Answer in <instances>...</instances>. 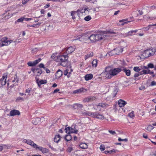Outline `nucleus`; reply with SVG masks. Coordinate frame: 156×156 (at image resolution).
<instances>
[{
  "mask_svg": "<svg viewBox=\"0 0 156 156\" xmlns=\"http://www.w3.org/2000/svg\"><path fill=\"white\" fill-rule=\"evenodd\" d=\"M121 69L119 68H112L110 67H107L105 69V77L107 78L111 79L113 76L117 75L121 71Z\"/></svg>",
  "mask_w": 156,
  "mask_h": 156,
  "instance_id": "nucleus-1",
  "label": "nucleus"
},
{
  "mask_svg": "<svg viewBox=\"0 0 156 156\" xmlns=\"http://www.w3.org/2000/svg\"><path fill=\"white\" fill-rule=\"evenodd\" d=\"M116 34L112 30H106L105 31H101L95 34L97 37V40L98 41L104 40L106 36L112 37Z\"/></svg>",
  "mask_w": 156,
  "mask_h": 156,
  "instance_id": "nucleus-2",
  "label": "nucleus"
},
{
  "mask_svg": "<svg viewBox=\"0 0 156 156\" xmlns=\"http://www.w3.org/2000/svg\"><path fill=\"white\" fill-rule=\"evenodd\" d=\"M51 58L57 62H61V65L65 67L67 66L68 64L67 60L68 57L67 55H60L55 57H54L53 55H52Z\"/></svg>",
  "mask_w": 156,
  "mask_h": 156,
  "instance_id": "nucleus-3",
  "label": "nucleus"
},
{
  "mask_svg": "<svg viewBox=\"0 0 156 156\" xmlns=\"http://www.w3.org/2000/svg\"><path fill=\"white\" fill-rule=\"evenodd\" d=\"M1 41L3 43L5 46H8L10 44H11L12 45H15L16 42H19L17 41L9 40L6 37H3L1 40Z\"/></svg>",
  "mask_w": 156,
  "mask_h": 156,
  "instance_id": "nucleus-4",
  "label": "nucleus"
},
{
  "mask_svg": "<svg viewBox=\"0 0 156 156\" xmlns=\"http://www.w3.org/2000/svg\"><path fill=\"white\" fill-rule=\"evenodd\" d=\"M84 12V10L82 9L80 11V10H77V12L72 11L71 12V16H72V19L73 20L76 19V17L77 15L79 17H80L79 15L82 14H83Z\"/></svg>",
  "mask_w": 156,
  "mask_h": 156,
  "instance_id": "nucleus-5",
  "label": "nucleus"
},
{
  "mask_svg": "<svg viewBox=\"0 0 156 156\" xmlns=\"http://www.w3.org/2000/svg\"><path fill=\"white\" fill-rule=\"evenodd\" d=\"M108 106V105L104 103H99L98 105H95L94 106L93 108L95 110L100 109L101 107L103 108H106Z\"/></svg>",
  "mask_w": 156,
  "mask_h": 156,
  "instance_id": "nucleus-6",
  "label": "nucleus"
},
{
  "mask_svg": "<svg viewBox=\"0 0 156 156\" xmlns=\"http://www.w3.org/2000/svg\"><path fill=\"white\" fill-rule=\"evenodd\" d=\"M99 8H100L99 7H97L96 8H94L93 10L91 8L89 9V8H85L84 9V12L85 13L86 15H87L88 13H89V12H90V14H91V12L93 11L94 12H98L99 11Z\"/></svg>",
  "mask_w": 156,
  "mask_h": 156,
  "instance_id": "nucleus-7",
  "label": "nucleus"
},
{
  "mask_svg": "<svg viewBox=\"0 0 156 156\" xmlns=\"http://www.w3.org/2000/svg\"><path fill=\"white\" fill-rule=\"evenodd\" d=\"M23 141L24 143H26L27 144L30 145L35 148H36L37 147V145L31 141V140L24 139Z\"/></svg>",
  "mask_w": 156,
  "mask_h": 156,
  "instance_id": "nucleus-8",
  "label": "nucleus"
},
{
  "mask_svg": "<svg viewBox=\"0 0 156 156\" xmlns=\"http://www.w3.org/2000/svg\"><path fill=\"white\" fill-rule=\"evenodd\" d=\"M152 51L149 50H145L143 53V55L145 58L147 57L153 55V53H152Z\"/></svg>",
  "mask_w": 156,
  "mask_h": 156,
  "instance_id": "nucleus-9",
  "label": "nucleus"
},
{
  "mask_svg": "<svg viewBox=\"0 0 156 156\" xmlns=\"http://www.w3.org/2000/svg\"><path fill=\"white\" fill-rule=\"evenodd\" d=\"M31 70L35 75H36L37 76H39L42 73L41 70L39 69H32Z\"/></svg>",
  "mask_w": 156,
  "mask_h": 156,
  "instance_id": "nucleus-10",
  "label": "nucleus"
},
{
  "mask_svg": "<svg viewBox=\"0 0 156 156\" xmlns=\"http://www.w3.org/2000/svg\"><path fill=\"white\" fill-rule=\"evenodd\" d=\"M40 58L34 61V62H29L27 63V64L29 66H34L39 63L41 60Z\"/></svg>",
  "mask_w": 156,
  "mask_h": 156,
  "instance_id": "nucleus-11",
  "label": "nucleus"
},
{
  "mask_svg": "<svg viewBox=\"0 0 156 156\" xmlns=\"http://www.w3.org/2000/svg\"><path fill=\"white\" fill-rule=\"evenodd\" d=\"M10 116H14L16 115H20V112L19 111L16 110H12L10 112Z\"/></svg>",
  "mask_w": 156,
  "mask_h": 156,
  "instance_id": "nucleus-12",
  "label": "nucleus"
},
{
  "mask_svg": "<svg viewBox=\"0 0 156 156\" xmlns=\"http://www.w3.org/2000/svg\"><path fill=\"white\" fill-rule=\"evenodd\" d=\"M71 106L75 109H82L83 107V105L80 104H75Z\"/></svg>",
  "mask_w": 156,
  "mask_h": 156,
  "instance_id": "nucleus-13",
  "label": "nucleus"
},
{
  "mask_svg": "<svg viewBox=\"0 0 156 156\" xmlns=\"http://www.w3.org/2000/svg\"><path fill=\"white\" fill-rule=\"evenodd\" d=\"M95 118L101 120H103L105 118L104 115L98 112H96Z\"/></svg>",
  "mask_w": 156,
  "mask_h": 156,
  "instance_id": "nucleus-14",
  "label": "nucleus"
},
{
  "mask_svg": "<svg viewBox=\"0 0 156 156\" xmlns=\"http://www.w3.org/2000/svg\"><path fill=\"white\" fill-rule=\"evenodd\" d=\"M81 113V114L83 115H87L90 116H92L94 118H95V116L96 112H89L88 113H86L85 112H80Z\"/></svg>",
  "mask_w": 156,
  "mask_h": 156,
  "instance_id": "nucleus-15",
  "label": "nucleus"
},
{
  "mask_svg": "<svg viewBox=\"0 0 156 156\" xmlns=\"http://www.w3.org/2000/svg\"><path fill=\"white\" fill-rule=\"evenodd\" d=\"M97 37L96 36V34H92L90 37H88V39H89L92 42H94L97 41Z\"/></svg>",
  "mask_w": 156,
  "mask_h": 156,
  "instance_id": "nucleus-16",
  "label": "nucleus"
},
{
  "mask_svg": "<svg viewBox=\"0 0 156 156\" xmlns=\"http://www.w3.org/2000/svg\"><path fill=\"white\" fill-rule=\"evenodd\" d=\"M36 149L41 151L43 153H46L48 152V149L41 147H38L37 145Z\"/></svg>",
  "mask_w": 156,
  "mask_h": 156,
  "instance_id": "nucleus-17",
  "label": "nucleus"
},
{
  "mask_svg": "<svg viewBox=\"0 0 156 156\" xmlns=\"http://www.w3.org/2000/svg\"><path fill=\"white\" fill-rule=\"evenodd\" d=\"M88 39V37L87 36H83L80 37L78 39H75L74 40H73V41H75L76 40H79V41H85Z\"/></svg>",
  "mask_w": 156,
  "mask_h": 156,
  "instance_id": "nucleus-18",
  "label": "nucleus"
},
{
  "mask_svg": "<svg viewBox=\"0 0 156 156\" xmlns=\"http://www.w3.org/2000/svg\"><path fill=\"white\" fill-rule=\"evenodd\" d=\"M36 82L38 86L40 87L41 84L46 83L47 81L46 80H38L36 79Z\"/></svg>",
  "mask_w": 156,
  "mask_h": 156,
  "instance_id": "nucleus-19",
  "label": "nucleus"
},
{
  "mask_svg": "<svg viewBox=\"0 0 156 156\" xmlns=\"http://www.w3.org/2000/svg\"><path fill=\"white\" fill-rule=\"evenodd\" d=\"M126 104V102L122 99H120L118 101V105L120 107H124Z\"/></svg>",
  "mask_w": 156,
  "mask_h": 156,
  "instance_id": "nucleus-20",
  "label": "nucleus"
},
{
  "mask_svg": "<svg viewBox=\"0 0 156 156\" xmlns=\"http://www.w3.org/2000/svg\"><path fill=\"white\" fill-rule=\"evenodd\" d=\"M75 126H73L71 128L69 127V133H77L78 132L77 130L75 129Z\"/></svg>",
  "mask_w": 156,
  "mask_h": 156,
  "instance_id": "nucleus-21",
  "label": "nucleus"
},
{
  "mask_svg": "<svg viewBox=\"0 0 156 156\" xmlns=\"http://www.w3.org/2000/svg\"><path fill=\"white\" fill-rule=\"evenodd\" d=\"M62 71L58 69L55 74L56 78L58 79L62 76Z\"/></svg>",
  "mask_w": 156,
  "mask_h": 156,
  "instance_id": "nucleus-22",
  "label": "nucleus"
},
{
  "mask_svg": "<svg viewBox=\"0 0 156 156\" xmlns=\"http://www.w3.org/2000/svg\"><path fill=\"white\" fill-rule=\"evenodd\" d=\"M128 19H124L121 20H120L119 21V22L120 23L122 22V24L121 25L122 26H123L125 24H127L128 23H130V22H133L132 21H128Z\"/></svg>",
  "mask_w": 156,
  "mask_h": 156,
  "instance_id": "nucleus-23",
  "label": "nucleus"
},
{
  "mask_svg": "<svg viewBox=\"0 0 156 156\" xmlns=\"http://www.w3.org/2000/svg\"><path fill=\"white\" fill-rule=\"evenodd\" d=\"M94 100V98L91 97H88L84 98L83 101L84 102H88L90 101H91Z\"/></svg>",
  "mask_w": 156,
  "mask_h": 156,
  "instance_id": "nucleus-24",
  "label": "nucleus"
},
{
  "mask_svg": "<svg viewBox=\"0 0 156 156\" xmlns=\"http://www.w3.org/2000/svg\"><path fill=\"white\" fill-rule=\"evenodd\" d=\"M93 77V75L91 74H87L85 75L84 77L85 80L87 81L91 80Z\"/></svg>",
  "mask_w": 156,
  "mask_h": 156,
  "instance_id": "nucleus-25",
  "label": "nucleus"
},
{
  "mask_svg": "<svg viewBox=\"0 0 156 156\" xmlns=\"http://www.w3.org/2000/svg\"><path fill=\"white\" fill-rule=\"evenodd\" d=\"M79 146L80 148L83 149H87L88 147V145L86 143H81L79 145Z\"/></svg>",
  "mask_w": 156,
  "mask_h": 156,
  "instance_id": "nucleus-26",
  "label": "nucleus"
},
{
  "mask_svg": "<svg viewBox=\"0 0 156 156\" xmlns=\"http://www.w3.org/2000/svg\"><path fill=\"white\" fill-rule=\"evenodd\" d=\"M121 71H122L125 72L127 76H129L130 75L131 71L129 69L124 68L121 69Z\"/></svg>",
  "mask_w": 156,
  "mask_h": 156,
  "instance_id": "nucleus-27",
  "label": "nucleus"
},
{
  "mask_svg": "<svg viewBox=\"0 0 156 156\" xmlns=\"http://www.w3.org/2000/svg\"><path fill=\"white\" fill-rule=\"evenodd\" d=\"M12 82L14 84H17L19 81V79L17 78V76H14V77L12 78Z\"/></svg>",
  "mask_w": 156,
  "mask_h": 156,
  "instance_id": "nucleus-28",
  "label": "nucleus"
},
{
  "mask_svg": "<svg viewBox=\"0 0 156 156\" xmlns=\"http://www.w3.org/2000/svg\"><path fill=\"white\" fill-rule=\"evenodd\" d=\"M7 76V75H4L2 79V81L1 83L2 85H5L6 84Z\"/></svg>",
  "mask_w": 156,
  "mask_h": 156,
  "instance_id": "nucleus-29",
  "label": "nucleus"
},
{
  "mask_svg": "<svg viewBox=\"0 0 156 156\" xmlns=\"http://www.w3.org/2000/svg\"><path fill=\"white\" fill-rule=\"evenodd\" d=\"M61 137L59 135H56L54 138V141L58 143L60 140Z\"/></svg>",
  "mask_w": 156,
  "mask_h": 156,
  "instance_id": "nucleus-30",
  "label": "nucleus"
},
{
  "mask_svg": "<svg viewBox=\"0 0 156 156\" xmlns=\"http://www.w3.org/2000/svg\"><path fill=\"white\" fill-rule=\"evenodd\" d=\"M146 29H156V23L154 24L153 25H148L145 28Z\"/></svg>",
  "mask_w": 156,
  "mask_h": 156,
  "instance_id": "nucleus-31",
  "label": "nucleus"
},
{
  "mask_svg": "<svg viewBox=\"0 0 156 156\" xmlns=\"http://www.w3.org/2000/svg\"><path fill=\"white\" fill-rule=\"evenodd\" d=\"M114 50L115 51V52L116 53L118 52V54H119L120 52H121L123 51V49L122 48L118 47L114 49Z\"/></svg>",
  "mask_w": 156,
  "mask_h": 156,
  "instance_id": "nucleus-32",
  "label": "nucleus"
},
{
  "mask_svg": "<svg viewBox=\"0 0 156 156\" xmlns=\"http://www.w3.org/2000/svg\"><path fill=\"white\" fill-rule=\"evenodd\" d=\"M149 71L150 70L148 69L147 70H143L140 72V75H142L144 74H149Z\"/></svg>",
  "mask_w": 156,
  "mask_h": 156,
  "instance_id": "nucleus-33",
  "label": "nucleus"
},
{
  "mask_svg": "<svg viewBox=\"0 0 156 156\" xmlns=\"http://www.w3.org/2000/svg\"><path fill=\"white\" fill-rule=\"evenodd\" d=\"M76 47L75 46L69 47V53H71L75 50Z\"/></svg>",
  "mask_w": 156,
  "mask_h": 156,
  "instance_id": "nucleus-34",
  "label": "nucleus"
},
{
  "mask_svg": "<svg viewBox=\"0 0 156 156\" xmlns=\"http://www.w3.org/2000/svg\"><path fill=\"white\" fill-rule=\"evenodd\" d=\"M93 55V52H91L89 53H88L85 56V60L88 59V58L92 57Z\"/></svg>",
  "mask_w": 156,
  "mask_h": 156,
  "instance_id": "nucleus-35",
  "label": "nucleus"
},
{
  "mask_svg": "<svg viewBox=\"0 0 156 156\" xmlns=\"http://www.w3.org/2000/svg\"><path fill=\"white\" fill-rule=\"evenodd\" d=\"M118 52L116 53L115 52V51L114 50H112L111 51L109 52L108 54H107L106 56L108 55L110 56H112L116 54H118Z\"/></svg>",
  "mask_w": 156,
  "mask_h": 156,
  "instance_id": "nucleus-36",
  "label": "nucleus"
},
{
  "mask_svg": "<svg viewBox=\"0 0 156 156\" xmlns=\"http://www.w3.org/2000/svg\"><path fill=\"white\" fill-rule=\"evenodd\" d=\"M98 61L97 59H94L92 62V66L96 67L97 66Z\"/></svg>",
  "mask_w": 156,
  "mask_h": 156,
  "instance_id": "nucleus-37",
  "label": "nucleus"
},
{
  "mask_svg": "<svg viewBox=\"0 0 156 156\" xmlns=\"http://www.w3.org/2000/svg\"><path fill=\"white\" fill-rule=\"evenodd\" d=\"M154 127L152 126H149L147 127L146 129L147 131L149 132L151 131L154 129Z\"/></svg>",
  "mask_w": 156,
  "mask_h": 156,
  "instance_id": "nucleus-38",
  "label": "nucleus"
},
{
  "mask_svg": "<svg viewBox=\"0 0 156 156\" xmlns=\"http://www.w3.org/2000/svg\"><path fill=\"white\" fill-rule=\"evenodd\" d=\"M83 91V90L82 89H80L78 90H74L73 93L74 94H76V93H79Z\"/></svg>",
  "mask_w": 156,
  "mask_h": 156,
  "instance_id": "nucleus-39",
  "label": "nucleus"
},
{
  "mask_svg": "<svg viewBox=\"0 0 156 156\" xmlns=\"http://www.w3.org/2000/svg\"><path fill=\"white\" fill-rule=\"evenodd\" d=\"M100 149L101 151H103L105 150V147L104 145L103 144L101 145L100 146Z\"/></svg>",
  "mask_w": 156,
  "mask_h": 156,
  "instance_id": "nucleus-40",
  "label": "nucleus"
},
{
  "mask_svg": "<svg viewBox=\"0 0 156 156\" xmlns=\"http://www.w3.org/2000/svg\"><path fill=\"white\" fill-rule=\"evenodd\" d=\"M128 116L131 118H133L134 117V112L133 111H132L131 112L129 113L128 114Z\"/></svg>",
  "mask_w": 156,
  "mask_h": 156,
  "instance_id": "nucleus-41",
  "label": "nucleus"
},
{
  "mask_svg": "<svg viewBox=\"0 0 156 156\" xmlns=\"http://www.w3.org/2000/svg\"><path fill=\"white\" fill-rule=\"evenodd\" d=\"M91 19V17L90 16H88L85 17L84 19L86 21H89Z\"/></svg>",
  "mask_w": 156,
  "mask_h": 156,
  "instance_id": "nucleus-42",
  "label": "nucleus"
},
{
  "mask_svg": "<svg viewBox=\"0 0 156 156\" xmlns=\"http://www.w3.org/2000/svg\"><path fill=\"white\" fill-rule=\"evenodd\" d=\"M133 70L134 71L138 72L140 70V69H139L138 67H135L133 68Z\"/></svg>",
  "mask_w": 156,
  "mask_h": 156,
  "instance_id": "nucleus-43",
  "label": "nucleus"
},
{
  "mask_svg": "<svg viewBox=\"0 0 156 156\" xmlns=\"http://www.w3.org/2000/svg\"><path fill=\"white\" fill-rule=\"evenodd\" d=\"M68 73L67 67H66L64 69V74L65 75H67Z\"/></svg>",
  "mask_w": 156,
  "mask_h": 156,
  "instance_id": "nucleus-44",
  "label": "nucleus"
},
{
  "mask_svg": "<svg viewBox=\"0 0 156 156\" xmlns=\"http://www.w3.org/2000/svg\"><path fill=\"white\" fill-rule=\"evenodd\" d=\"M37 120L39 121V119H35L33 120L32 121V122L34 125H36L38 124V122L36 121H37Z\"/></svg>",
  "mask_w": 156,
  "mask_h": 156,
  "instance_id": "nucleus-45",
  "label": "nucleus"
},
{
  "mask_svg": "<svg viewBox=\"0 0 156 156\" xmlns=\"http://www.w3.org/2000/svg\"><path fill=\"white\" fill-rule=\"evenodd\" d=\"M108 153L109 154H112L115 153V149H113L112 150L109 151Z\"/></svg>",
  "mask_w": 156,
  "mask_h": 156,
  "instance_id": "nucleus-46",
  "label": "nucleus"
},
{
  "mask_svg": "<svg viewBox=\"0 0 156 156\" xmlns=\"http://www.w3.org/2000/svg\"><path fill=\"white\" fill-rule=\"evenodd\" d=\"M24 20V18L21 17L17 20V22H22Z\"/></svg>",
  "mask_w": 156,
  "mask_h": 156,
  "instance_id": "nucleus-47",
  "label": "nucleus"
},
{
  "mask_svg": "<svg viewBox=\"0 0 156 156\" xmlns=\"http://www.w3.org/2000/svg\"><path fill=\"white\" fill-rule=\"evenodd\" d=\"M118 140L119 141H125L126 142H127L128 140L127 139H122L120 138H119L118 139Z\"/></svg>",
  "mask_w": 156,
  "mask_h": 156,
  "instance_id": "nucleus-48",
  "label": "nucleus"
},
{
  "mask_svg": "<svg viewBox=\"0 0 156 156\" xmlns=\"http://www.w3.org/2000/svg\"><path fill=\"white\" fill-rule=\"evenodd\" d=\"M136 30H134V31L131 30L130 31L128 32V35H131V34L132 33H133V32L136 33Z\"/></svg>",
  "mask_w": 156,
  "mask_h": 156,
  "instance_id": "nucleus-49",
  "label": "nucleus"
},
{
  "mask_svg": "<svg viewBox=\"0 0 156 156\" xmlns=\"http://www.w3.org/2000/svg\"><path fill=\"white\" fill-rule=\"evenodd\" d=\"M12 16V14H10L9 13L5 17L7 18V19H9Z\"/></svg>",
  "mask_w": 156,
  "mask_h": 156,
  "instance_id": "nucleus-50",
  "label": "nucleus"
},
{
  "mask_svg": "<svg viewBox=\"0 0 156 156\" xmlns=\"http://www.w3.org/2000/svg\"><path fill=\"white\" fill-rule=\"evenodd\" d=\"M148 67L150 68H153L154 67V65L152 63H149L148 65Z\"/></svg>",
  "mask_w": 156,
  "mask_h": 156,
  "instance_id": "nucleus-51",
  "label": "nucleus"
},
{
  "mask_svg": "<svg viewBox=\"0 0 156 156\" xmlns=\"http://www.w3.org/2000/svg\"><path fill=\"white\" fill-rule=\"evenodd\" d=\"M156 85V82L154 81H152L150 85L151 86H153Z\"/></svg>",
  "mask_w": 156,
  "mask_h": 156,
  "instance_id": "nucleus-52",
  "label": "nucleus"
},
{
  "mask_svg": "<svg viewBox=\"0 0 156 156\" xmlns=\"http://www.w3.org/2000/svg\"><path fill=\"white\" fill-rule=\"evenodd\" d=\"M30 0H23L22 2L23 4L25 5Z\"/></svg>",
  "mask_w": 156,
  "mask_h": 156,
  "instance_id": "nucleus-53",
  "label": "nucleus"
},
{
  "mask_svg": "<svg viewBox=\"0 0 156 156\" xmlns=\"http://www.w3.org/2000/svg\"><path fill=\"white\" fill-rule=\"evenodd\" d=\"M143 137L145 139H148V136L147 134L144 133L143 135Z\"/></svg>",
  "mask_w": 156,
  "mask_h": 156,
  "instance_id": "nucleus-54",
  "label": "nucleus"
},
{
  "mask_svg": "<svg viewBox=\"0 0 156 156\" xmlns=\"http://www.w3.org/2000/svg\"><path fill=\"white\" fill-rule=\"evenodd\" d=\"M139 75H140V73H136L134 74V77H138Z\"/></svg>",
  "mask_w": 156,
  "mask_h": 156,
  "instance_id": "nucleus-55",
  "label": "nucleus"
},
{
  "mask_svg": "<svg viewBox=\"0 0 156 156\" xmlns=\"http://www.w3.org/2000/svg\"><path fill=\"white\" fill-rule=\"evenodd\" d=\"M39 67L40 68H43L44 69V68H45V67H44V65L42 63L40 64L39 65Z\"/></svg>",
  "mask_w": 156,
  "mask_h": 156,
  "instance_id": "nucleus-56",
  "label": "nucleus"
},
{
  "mask_svg": "<svg viewBox=\"0 0 156 156\" xmlns=\"http://www.w3.org/2000/svg\"><path fill=\"white\" fill-rule=\"evenodd\" d=\"M59 91V89L58 88H57L54 90V91L52 93H53V94Z\"/></svg>",
  "mask_w": 156,
  "mask_h": 156,
  "instance_id": "nucleus-57",
  "label": "nucleus"
},
{
  "mask_svg": "<svg viewBox=\"0 0 156 156\" xmlns=\"http://www.w3.org/2000/svg\"><path fill=\"white\" fill-rule=\"evenodd\" d=\"M139 89L140 90H144L145 89V87L144 86H142L139 87Z\"/></svg>",
  "mask_w": 156,
  "mask_h": 156,
  "instance_id": "nucleus-58",
  "label": "nucleus"
},
{
  "mask_svg": "<svg viewBox=\"0 0 156 156\" xmlns=\"http://www.w3.org/2000/svg\"><path fill=\"white\" fill-rule=\"evenodd\" d=\"M109 132L112 135H114L115 134V131H113L112 130H109Z\"/></svg>",
  "mask_w": 156,
  "mask_h": 156,
  "instance_id": "nucleus-59",
  "label": "nucleus"
},
{
  "mask_svg": "<svg viewBox=\"0 0 156 156\" xmlns=\"http://www.w3.org/2000/svg\"><path fill=\"white\" fill-rule=\"evenodd\" d=\"M149 74H150L151 75H152V76L153 77H154V72H152V71H151L150 70V71H149Z\"/></svg>",
  "mask_w": 156,
  "mask_h": 156,
  "instance_id": "nucleus-60",
  "label": "nucleus"
},
{
  "mask_svg": "<svg viewBox=\"0 0 156 156\" xmlns=\"http://www.w3.org/2000/svg\"><path fill=\"white\" fill-rule=\"evenodd\" d=\"M67 125H66L65 126V127H66V128L65 129V131L66 132V133H67V131L68 130V127H67Z\"/></svg>",
  "mask_w": 156,
  "mask_h": 156,
  "instance_id": "nucleus-61",
  "label": "nucleus"
},
{
  "mask_svg": "<svg viewBox=\"0 0 156 156\" xmlns=\"http://www.w3.org/2000/svg\"><path fill=\"white\" fill-rule=\"evenodd\" d=\"M21 100H22V101H23L24 100L23 99V98L20 97H18L16 99L17 101H18Z\"/></svg>",
  "mask_w": 156,
  "mask_h": 156,
  "instance_id": "nucleus-62",
  "label": "nucleus"
},
{
  "mask_svg": "<svg viewBox=\"0 0 156 156\" xmlns=\"http://www.w3.org/2000/svg\"><path fill=\"white\" fill-rule=\"evenodd\" d=\"M30 89H29V88L27 89L25 91L26 93H28L29 94L30 93Z\"/></svg>",
  "mask_w": 156,
  "mask_h": 156,
  "instance_id": "nucleus-63",
  "label": "nucleus"
},
{
  "mask_svg": "<svg viewBox=\"0 0 156 156\" xmlns=\"http://www.w3.org/2000/svg\"><path fill=\"white\" fill-rule=\"evenodd\" d=\"M44 69L46 70V72L47 73H49L50 72L49 70L47 68H44Z\"/></svg>",
  "mask_w": 156,
  "mask_h": 156,
  "instance_id": "nucleus-64",
  "label": "nucleus"
}]
</instances>
